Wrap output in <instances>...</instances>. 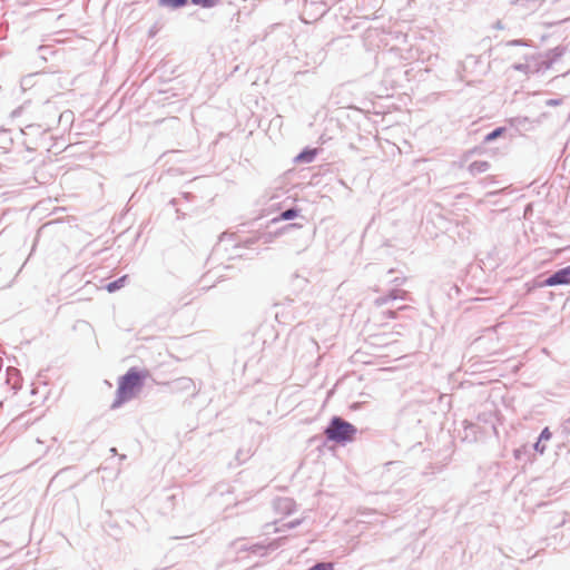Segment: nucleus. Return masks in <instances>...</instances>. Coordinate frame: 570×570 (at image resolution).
Masks as SVG:
<instances>
[{"label":"nucleus","instance_id":"obj_8","mask_svg":"<svg viewBox=\"0 0 570 570\" xmlns=\"http://www.w3.org/2000/svg\"><path fill=\"white\" fill-rule=\"evenodd\" d=\"M551 439V432L549 431L548 428L543 429V431L541 432L540 434V438H539V441L538 443L535 444V449L539 450V446H540V442L542 441H548ZM540 451L542 452L543 451V448L540 449Z\"/></svg>","mask_w":570,"mask_h":570},{"label":"nucleus","instance_id":"obj_9","mask_svg":"<svg viewBox=\"0 0 570 570\" xmlns=\"http://www.w3.org/2000/svg\"><path fill=\"white\" fill-rule=\"evenodd\" d=\"M297 216V210L295 209H287L281 214L279 219L281 220H289Z\"/></svg>","mask_w":570,"mask_h":570},{"label":"nucleus","instance_id":"obj_7","mask_svg":"<svg viewBox=\"0 0 570 570\" xmlns=\"http://www.w3.org/2000/svg\"><path fill=\"white\" fill-rule=\"evenodd\" d=\"M160 3L171 8H179L187 3V0H160Z\"/></svg>","mask_w":570,"mask_h":570},{"label":"nucleus","instance_id":"obj_4","mask_svg":"<svg viewBox=\"0 0 570 570\" xmlns=\"http://www.w3.org/2000/svg\"><path fill=\"white\" fill-rule=\"evenodd\" d=\"M126 279H127V276L125 275V276L118 278L117 281L109 283L107 285V291L111 293V292H115L116 289L121 288L125 285Z\"/></svg>","mask_w":570,"mask_h":570},{"label":"nucleus","instance_id":"obj_11","mask_svg":"<svg viewBox=\"0 0 570 570\" xmlns=\"http://www.w3.org/2000/svg\"><path fill=\"white\" fill-rule=\"evenodd\" d=\"M504 131V128H498L485 136V141H492L495 138L500 137L502 132Z\"/></svg>","mask_w":570,"mask_h":570},{"label":"nucleus","instance_id":"obj_6","mask_svg":"<svg viewBox=\"0 0 570 570\" xmlns=\"http://www.w3.org/2000/svg\"><path fill=\"white\" fill-rule=\"evenodd\" d=\"M488 167H489V163H487V161H475L470 165V170L472 173H481V171L487 170Z\"/></svg>","mask_w":570,"mask_h":570},{"label":"nucleus","instance_id":"obj_12","mask_svg":"<svg viewBox=\"0 0 570 570\" xmlns=\"http://www.w3.org/2000/svg\"><path fill=\"white\" fill-rule=\"evenodd\" d=\"M6 153H7V151H6V149L0 148V155H1V154H6Z\"/></svg>","mask_w":570,"mask_h":570},{"label":"nucleus","instance_id":"obj_10","mask_svg":"<svg viewBox=\"0 0 570 570\" xmlns=\"http://www.w3.org/2000/svg\"><path fill=\"white\" fill-rule=\"evenodd\" d=\"M191 2L204 8H210L216 4L217 0H191Z\"/></svg>","mask_w":570,"mask_h":570},{"label":"nucleus","instance_id":"obj_1","mask_svg":"<svg viewBox=\"0 0 570 570\" xmlns=\"http://www.w3.org/2000/svg\"><path fill=\"white\" fill-rule=\"evenodd\" d=\"M146 374H140L136 368H130L122 377H120L117 389V399L112 407L121 405L125 401L135 396L141 386V381Z\"/></svg>","mask_w":570,"mask_h":570},{"label":"nucleus","instance_id":"obj_2","mask_svg":"<svg viewBox=\"0 0 570 570\" xmlns=\"http://www.w3.org/2000/svg\"><path fill=\"white\" fill-rule=\"evenodd\" d=\"M355 433V426L342 420L341 417H333L330 425L325 430L327 439L337 443L352 441Z\"/></svg>","mask_w":570,"mask_h":570},{"label":"nucleus","instance_id":"obj_3","mask_svg":"<svg viewBox=\"0 0 570 570\" xmlns=\"http://www.w3.org/2000/svg\"><path fill=\"white\" fill-rule=\"evenodd\" d=\"M562 284H570V266L558 271L544 282V285L547 286H556Z\"/></svg>","mask_w":570,"mask_h":570},{"label":"nucleus","instance_id":"obj_5","mask_svg":"<svg viewBox=\"0 0 570 570\" xmlns=\"http://www.w3.org/2000/svg\"><path fill=\"white\" fill-rule=\"evenodd\" d=\"M315 155H316L315 149L305 150L297 156L296 160L297 161H312L314 159Z\"/></svg>","mask_w":570,"mask_h":570}]
</instances>
